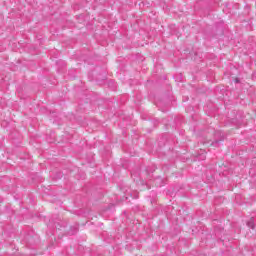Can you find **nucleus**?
<instances>
[{
	"instance_id": "7ed1b4c3",
	"label": "nucleus",
	"mask_w": 256,
	"mask_h": 256,
	"mask_svg": "<svg viewBox=\"0 0 256 256\" xmlns=\"http://www.w3.org/2000/svg\"><path fill=\"white\" fill-rule=\"evenodd\" d=\"M219 143V140H216L215 142L212 143V145H217Z\"/></svg>"
},
{
	"instance_id": "20e7f679",
	"label": "nucleus",
	"mask_w": 256,
	"mask_h": 256,
	"mask_svg": "<svg viewBox=\"0 0 256 256\" xmlns=\"http://www.w3.org/2000/svg\"><path fill=\"white\" fill-rule=\"evenodd\" d=\"M235 81H236V83H239V78H236Z\"/></svg>"
},
{
	"instance_id": "f257e3e1",
	"label": "nucleus",
	"mask_w": 256,
	"mask_h": 256,
	"mask_svg": "<svg viewBox=\"0 0 256 256\" xmlns=\"http://www.w3.org/2000/svg\"><path fill=\"white\" fill-rule=\"evenodd\" d=\"M247 225L250 229H255V219L251 218L248 222Z\"/></svg>"
},
{
	"instance_id": "f03ea898",
	"label": "nucleus",
	"mask_w": 256,
	"mask_h": 256,
	"mask_svg": "<svg viewBox=\"0 0 256 256\" xmlns=\"http://www.w3.org/2000/svg\"><path fill=\"white\" fill-rule=\"evenodd\" d=\"M206 158L207 156L205 155V152H202L200 155H198L199 161H205Z\"/></svg>"
},
{
	"instance_id": "39448f33",
	"label": "nucleus",
	"mask_w": 256,
	"mask_h": 256,
	"mask_svg": "<svg viewBox=\"0 0 256 256\" xmlns=\"http://www.w3.org/2000/svg\"><path fill=\"white\" fill-rule=\"evenodd\" d=\"M59 178H61L62 177V174L61 173H59V176H58Z\"/></svg>"
}]
</instances>
